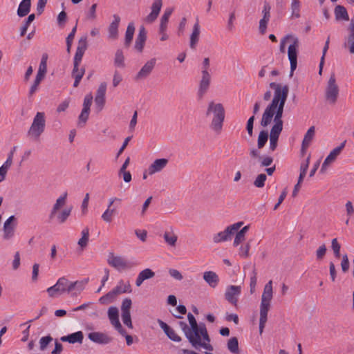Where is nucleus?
I'll list each match as a JSON object with an SVG mask.
<instances>
[{"mask_svg": "<svg viewBox=\"0 0 354 354\" xmlns=\"http://www.w3.org/2000/svg\"><path fill=\"white\" fill-rule=\"evenodd\" d=\"M201 34V26L199 21L197 19L192 28V32L189 38V46L192 49L195 50L199 41Z\"/></svg>", "mask_w": 354, "mask_h": 354, "instance_id": "nucleus-21", "label": "nucleus"}, {"mask_svg": "<svg viewBox=\"0 0 354 354\" xmlns=\"http://www.w3.org/2000/svg\"><path fill=\"white\" fill-rule=\"evenodd\" d=\"M270 87L274 91L272 102L268 104L270 105V109H272V107H277L278 105H285L289 93L288 86L271 82L270 83Z\"/></svg>", "mask_w": 354, "mask_h": 354, "instance_id": "nucleus-7", "label": "nucleus"}, {"mask_svg": "<svg viewBox=\"0 0 354 354\" xmlns=\"http://www.w3.org/2000/svg\"><path fill=\"white\" fill-rule=\"evenodd\" d=\"M268 139V133L266 131H260L257 140L258 149H262L266 144Z\"/></svg>", "mask_w": 354, "mask_h": 354, "instance_id": "nucleus-45", "label": "nucleus"}, {"mask_svg": "<svg viewBox=\"0 0 354 354\" xmlns=\"http://www.w3.org/2000/svg\"><path fill=\"white\" fill-rule=\"evenodd\" d=\"M158 323L160 327L164 330L166 335L172 341L179 342L181 341V337L176 333V331L168 326L162 320L158 319Z\"/></svg>", "mask_w": 354, "mask_h": 354, "instance_id": "nucleus-20", "label": "nucleus"}, {"mask_svg": "<svg viewBox=\"0 0 354 354\" xmlns=\"http://www.w3.org/2000/svg\"><path fill=\"white\" fill-rule=\"evenodd\" d=\"M179 326L184 332L185 337H187L191 345L194 348L198 349V342H196V339L194 338V337L192 336L191 330L188 327L187 324L185 322H180Z\"/></svg>", "mask_w": 354, "mask_h": 354, "instance_id": "nucleus-26", "label": "nucleus"}, {"mask_svg": "<svg viewBox=\"0 0 354 354\" xmlns=\"http://www.w3.org/2000/svg\"><path fill=\"white\" fill-rule=\"evenodd\" d=\"M282 130L283 125L274 124L270 131V138L279 139V137Z\"/></svg>", "mask_w": 354, "mask_h": 354, "instance_id": "nucleus-48", "label": "nucleus"}, {"mask_svg": "<svg viewBox=\"0 0 354 354\" xmlns=\"http://www.w3.org/2000/svg\"><path fill=\"white\" fill-rule=\"evenodd\" d=\"M72 207L66 208L63 209L58 214H56L57 222L62 224L66 221L68 216L71 215Z\"/></svg>", "mask_w": 354, "mask_h": 354, "instance_id": "nucleus-40", "label": "nucleus"}, {"mask_svg": "<svg viewBox=\"0 0 354 354\" xmlns=\"http://www.w3.org/2000/svg\"><path fill=\"white\" fill-rule=\"evenodd\" d=\"M173 12V10L171 8H167L165 10L164 14L161 17L160 26L162 28V30H164L165 28H167V24L169 21V19Z\"/></svg>", "mask_w": 354, "mask_h": 354, "instance_id": "nucleus-44", "label": "nucleus"}, {"mask_svg": "<svg viewBox=\"0 0 354 354\" xmlns=\"http://www.w3.org/2000/svg\"><path fill=\"white\" fill-rule=\"evenodd\" d=\"M213 115L209 127L217 133H220L223 129V122L225 120V109L222 104L214 103L213 101L208 104L206 116Z\"/></svg>", "mask_w": 354, "mask_h": 354, "instance_id": "nucleus-3", "label": "nucleus"}, {"mask_svg": "<svg viewBox=\"0 0 354 354\" xmlns=\"http://www.w3.org/2000/svg\"><path fill=\"white\" fill-rule=\"evenodd\" d=\"M250 249V243H247L244 245H241L239 248V255L243 258L249 257V250Z\"/></svg>", "mask_w": 354, "mask_h": 354, "instance_id": "nucleus-57", "label": "nucleus"}, {"mask_svg": "<svg viewBox=\"0 0 354 354\" xmlns=\"http://www.w3.org/2000/svg\"><path fill=\"white\" fill-rule=\"evenodd\" d=\"M348 35L346 38L347 41H351L354 39V17L351 19L348 28Z\"/></svg>", "mask_w": 354, "mask_h": 354, "instance_id": "nucleus-63", "label": "nucleus"}, {"mask_svg": "<svg viewBox=\"0 0 354 354\" xmlns=\"http://www.w3.org/2000/svg\"><path fill=\"white\" fill-rule=\"evenodd\" d=\"M96 8L97 4L94 3L90 8L88 12L86 13V18L90 20H94L96 19Z\"/></svg>", "mask_w": 354, "mask_h": 354, "instance_id": "nucleus-64", "label": "nucleus"}, {"mask_svg": "<svg viewBox=\"0 0 354 354\" xmlns=\"http://www.w3.org/2000/svg\"><path fill=\"white\" fill-rule=\"evenodd\" d=\"M122 199L117 197H112L109 199L107 210L114 216L117 214V209L120 207Z\"/></svg>", "mask_w": 354, "mask_h": 354, "instance_id": "nucleus-31", "label": "nucleus"}, {"mask_svg": "<svg viewBox=\"0 0 354 354\" xmlns=\"http://www.w3.org/2000/svg\"><path fill=\"white\" fill-rule=\"evenodd\" d=\"M47 59L48 55L46 53L43 54L37 71V74L44 77L47 72Z\"/></svg>", "mask_w": 354, "mask_h": 354, "instance_id": "nucleus-42", "label": "nucleus"}, {"mask_svg": "<svg viewBox=\"0 0 354 354\" xmlns=\"http://www.w3.org/2000/svg\"><path fill=\"white\" fill-rule=\"evenodd\" d=\"M271 6L267 1L264 2L262 10L263 18L259 21V31L261 34H265L267 28V25L270 18Z\"/></svg>", "mask_w": 354, "mask_h": 354, "instance_id": "nucleus-15", "label": "nucleus"}, {"mask_svg": "<svg viewBox=\"0 0 354 354\" xmlns=\"http://www.w3.org/2000/svg\"><path fill=\"white\" fill-rule=\"evenodd\" d=\"M257 272L256 270L254 269L252 271V276L250 277V293L252 294L255 291V288L257 285Z\"/></svg>", "mask_w": 354, "mask_h": 354, "instance_id": "nucleus-59", "label": "nucleus"}, {"mask_svg": "<svg viewBox=\"0 0 354 354\" xmlns=\"http://www.w3.org/2000/svg\"><path fill=\"white\" fill-rule=\"evenodd\" d=\"M187 319L192 336L196 339V342H198V348L201 347L207 351H212L214 348L210 344L211 339L205 324L202 322L198 324L194 316L191 313H188Z\"/></svg>", "mask_w": 354, "mask_h": 354, "instance_id": "nucleus-1", "label": "nucleus"}, {"mask_svg": "<svg viewBox=\"0 0 354 354\" xmlns=\"http://www.w3.org/2000/svg\"><path fill=\"white\" fill-rule=\"evenodd\" d=\"M31 0H22L17 9V15L20 17L26 16L30 10Z\"/></svg>", "mask_w": 354, "mask_h": 354, "instance_id": "nucleus-30", "label": "nucleus"}, {"mask_svg": "<svg viewBox=\"0 0 354 354\" xmlns=\"http://www.w3.org/2000/svg\"><path fill=\"white\" fill-rule=\"evenodd\" d=\"M273 297L272 281H269L264 286L260 304L259 333L261 335L267 322L270 301Z\"/></svg>", "mask_w": 354, "mask_h": 354, "instance_id": "nucleus-2", "label": "nucleus"}, {"mask_svg": "<svg viewBox=\"0 0 354 354\" xmlns=\"http://www.w3.org/2000/svg\"><path fill=\"white\" fill-rule=\"evenodd\" d=\"M124 57L123 55V53L122 50H117L115 55V59H114V64L116 66L123 68L124 67Z\"/></svg>", "mask_w": 354, "mask_h": 354, "instance_id": "nucleus-46", "label": "nucleus"}, {"mask_svg": "<svg viewBox=\"0 0 354 354\" xmlns=\"http://www.w3.org/2000/svg\"><path fill=\"white\" fill-rule=\"evenodd\" d=\"M163 239L168 245L175 247L178 240V236L174 233L173 229L171 228L170 230H167L164 232Z\"/></svg>", "mask_w": 354, "mask_h": 354, "instance_id": "nucleus-32", "label": "nucleus"}, {"mask_svg": "<svg viewBox=\"0 0 354 354\" xmlns=\"http://www.w3.org/2000/svg\"><path fill=\"white\" fill-rule=\"evenodd\" d=\"M113 21L110 24L108 28V37L110 39H117L118 37V27L120 22V17L118 15H113Z\"/></svg>", "mask_w": 354, "mask_h": 354, "instance_id": "nucleus-22", "label": "nucleus"}, {"mask_svg": "<svg viewBox=\"0 0 354 354\" xmlns=\"http://www.w3.org/2000/svg\"><path fill=\"white\" fill-rule=\"evenodd\" d=\"M162 6V0H154L151 7V11L145 17V21L148 24L154 22L159 15Z\"/></svg>", "mask_w": 354, "mask_h": 354, "instance_id": "nucleus-16", "label": "nucleus"}, {"mask_svg": "<svg viewBox=\"0 0 354 354\" xmlns=\"http://www.w3.org/2000/svg\"><path fill=\"white\" fill-rule=\"evenodd\" d=\"M53 340V337L50 335H47L45 337H42L39 339V348L41 351H45L48 346V345Z\"/></svg>", "mask_w": 354, "mask_h": 354, "instance_id": "nucleus-50", "label": "nucleus"}, {"mask_svg": "<svg viewBox=\"0 0 354 354\" xmlns=\"http://www.w3.org/2000/svg\"><path fill=\"white\" fill-rule=\"evenodd\" d=\"M267 176L265 174H259L254 181V185L258 188H262L265 185Z\"/></svg>", "mask_w": 354, "mask_h": 354, "instance_id": "nucleus-49", "label": "nucleus"}, {"mask_svg": "<svg viewBox=\"0 0 354 354\" xmlns=\"http://www.w3.org/2000/svg\"><path fill=\"white\" fill-rule=\"evenodd\" d=\"M108 317L111 324L114 326L120 327V322L119 320L118 309L115 306H111L108 310Z\"/></svg>", "mask_w": 354, "mask_h": 354, "instance_id": "nucleus-29", "label": "nucleus"}, {"mask_svg": "<svg viewBox=\"0 0 354 354\" xmlns=\"http://www.w3.org/2000/svg\"><path fill=\"white\" fill-rule=\"evenodd\" d=\"M227 349L233 354H239V341L237 337H231L227 344Z\"/></svg>", "mask_w": 354, "mask_h": 354, "instance_id": "nucleus-38", "label": "nucleus"}, {"mask_svg": "<svg viewBox=\"0 0 354 354\" xmlns=\"http://www.w3.org/2000/svg\"><path fill=\"white\" fill-rule=\"evenodd\" d=\"M315 127H310L306 133L302 143L305 145H310V143L315 136Z\"/></svg>", "mask_w": 354, "mask_h": 354, "instance_id": "nucleus-43", "label": "nucleus"}, {"mask_svg": "<svg viewBox=\"0 0 354 354\" xmlns=\"http://www.w3.org/2000/svg\"><path fill=\"white\" fill-rule=\"evenodd\" d=\"M108 264L120 272L130 270L138 265L135 260H129L124 257L110 252L107 258Z\"/></svg>", "mask_w": 354, "mask_h": 354, "instance_id": "nucleus-6", "label": "nucleus"}, {"mask_svg": "<svg viewBox=\"0 0 354 354\" xmlns=\"http://www.w3.org/2000/svg\"><path fill=\"white\" fill-rule=\"evenodd\" d=\"M147 40V30L145 28L142 26L139 28V32L136 39L135 48L138 52L141 53L143 50L145 41Z\"/></svg>", "mask_w": 354, "mask_h": 354, "instance_id": "nucleus-23", "label": "nucleus"}, {"mask_svg": "<svg viewBox=\"0 0 354 354\" xmlns=\"http://www.w3.org/2000/svg\"><path fill=\"white\" fill-rule=\"evenodd\" d=\"M291 17L298 19L301 17V2L299 0H292L290 5Z\"/></svg>", "mask_w": 354, "mask_h": 354, "instance_id": "nucleus-37", "label": "nucleus"}, {"mask_svg": "<svg viewBox=\"0 0 354 354\" xmlns=\"http://www.w3.org/2000/svg\"><path fill=\"white\" fill-rule=\"evenodd\" d=\"M132 305L131 299L129 298H126L122 301L121 306L122 313H130V309Z\"/></svg>", "mask_w": 354, "mask_h": 354, "instance_id": "nucleus-55", "label": "nucleus"}, {"mask_svg": "<svg viewBox=\"0 0 354 354\" xmlns=\"http://www.w3.org/2000/svg\"><path fill=\"white\" fill-rule=\"evenodd\" d=\"M12 162H11L10 159H7L6 162L0 167V176L6 178L7 171L12 165Z\"/></svg>", "mask_w": 354, "mask_h": 354, "instance_id": "nucleus-54", "label": "nucleus"}, {"mask_svg": "<svg viewBox=\"0 0 354 354\" xmlns=\"http://www.w3.org/2000/svg\"><path fill=\"white\" fill-rule=\"evenodd\" d=\"M167 158H159L155 160L148 167L147 172L149 175L161 171L168 164Z\"/></svg>", "mask_w": 354, "mask_h": 354, "instance_id": "nucleus-19", "label": "nucleus"}, {"mask_svg": "<svg viewBox=\"0 0 354 354\" xmlns=\"http://www.w3.org/2000/svg\"><path fill=\"white\" fill-rule=\"evenodd\" d=\"M88 337L91 341L99 344H108L113 340L111 337L102 332L89 333Z\"/></svg>", "mask_w": 354, "mask_h": 354, "instance_id": "nucleus-17", "label": "nucleus"}, {"mask_svg": "<svg viewBox=\"0 0 354 354\" xmlns=\"http://www.w3.org/2000/svg\"><path fill=\"white\" fill-rule=\"evenodd\" d=\"M346 142V141L344 140L339 146L335 147L330 152L322 165L320 172L324 173L328 165L336 160L337 157L341 153L342 149L344 148Z\"/></svg>", "mask_w": 354, "mask_h": 354, "instance_id": "nucleus-12", "label": "nucleus"}, {"mask_svg": "<svg viewBox=\"0 0 354 354\" xmlns=\"http://www.w3.org/2000/svg\"><path fill=\"white\" fill-rule=\"evenodd\" d=\"M117 296L122 293L131 292V288L129 282L124 283L123 280H120L118 285L113 288Z\"/></svg>", "mask_w": 354, "mask_h": 354, "instance_id": "nucleus-36", "label": "nucleus"}, {"mask_svg": "<svg viewBox=\"0 0 354 354\" xmlns=\"http://www.w3.org/2000/svg\"><path fill=\"white\" fill-rule=\"evenodd\" d=\"M285 105H278V106L270 109V105L265 109L261 120V126L263 127H268L273 119L274 124L283 125V113Z\"/></svg>", "mask_w": 354, "mask_h": 354, "instance_id": "nucleus-5", "label": "nucleus"}, {"mask_svg": "<svg viewBox=\"0 0 354 354\" xmlns=\"http://www.w3.org/2000/svg\"><path fill=\"white\" fill-rule=\"evenodd\" d=\"M84 339V335L82 331H77L60 338L62 342H68L70 344H82Z\"/></svg>", "mask_w": 354, "mask_h": 354, "instance_id": "nucleus-28", "label": "nucleus"}, {"mask_svg": "<svg viewBox=\"0 0 354 354\" xmlns=\"http://www.w3.org/2000/svg\"><path fill=\"white\" fill-rule=\"evenodd\" d=\"M87 49V37L82 36L78 41V45L77 47V50H80L82 51H86Z\"/></svg>", "mask_w": 354, "mask_h": 354, "instance_id": "nucleus-60", "label": "nucleus"}, {"mask_svg": "<svg viewBox=\"0 0 354 354\" xmlns=\"http://www.w3.org/2000/svg\"><path fill=\"white\" fill-rule=\"evenodd\" d=\"M67 195V193L65 192L56 200V202L53 205V207L49 214L50 220H53L57 213V211L66 204Z\"/></svg>", "mask_w": 354, "mask_h": 354, "instance_id": "nucleus-24", "label": "nucleus"}, {"mask_svg": "<svg viewBox=\"0 0 354 354\" xmlns=\"http://www.w3.org/2000/svg\"><path fill=\"white\" fill-rule=\"evenodd\" d=\"M331 248L333 250L334 255L336 258H339L340 257V248L341 245L338 243L337 239L336 238L333 239L331 241Z\"/></svg>", "mask_w": 354, "mask_h": 354, "instance_id": "nucleus-52", "label": "nucleus"}, {"mask_svg": "<svg viewBox=\"0 0 354 354\" xmlns=\"http://www.w3.org/2000/svg\"><path fill=\"white\" fill-rule=\"evenodd\" d=\"M46 127L45 114L44 112H37L33 119L32 123L28 131V136L35 140H39L40 136L44 132Z\"/></svg>", "mask_w": 354, "mask_h": 354, "instance_id": "nucleus-8", "label": "nucleus"}, {"mask_svg": "<svg viewBox=\"0 0 354 354\" xmlns=\"http://www.w3.org/2000/svg\"><path fill=\"white\" fill-rule=\"evenodd\" d=\"M203 279L211 288H216L219 282L218 274L213 271H206L203 273Z\"/></svg>", "mask_w": 354, "mask_h": 354, "instance_id": "nucleus-27", "label": "nucleus"}, {"mask_svg": "<svg viewBox=\"0 0 354 354\" xmlns=\"http://www.w3.org/2000/svg\"><path fill=\"white\" fill-rule=\"evenodd\" d=\"M156 60L155 58H152L148 62H147L142 67L140 71L138 73L135 79L136 80H140L147 77L151 73L152 70L153 69L156 64Z\"/></svg>", "mask_w": 354, "mask_h": 354, "instance_id": "nucleus-18", "label": "nucleus"}, {"mask_svg": "<svg viewBox=\"0 0 354 354\" xmlns=\"http://www.w3.org/2000/svg\"><path fill=\"white\" fill-rule=\"evenodd\" d=\"M122 319L124 324L130 328H133L130 313H122Z\"/></svg>", "mask_w": 354, "mask_h": 354, "instance_id": "nucleus-61", "label": "nucleus"}, {"mask_svg": "<svg viewBox=\"0 0 354 354\" xmlns=\"http://www.w3.org/2000/svg\"><path fill=\"white\" fill-rule=\"evenodd\" d=\"M135 32V26L133 22L128 24L127 30L125 32V39L124 45L126 48H129L133 40V35Z\"/></svg>", "mask_w": 354, "mask_h": 354, "instance_id": "nucleus-33", "label": "nucleus"}, {"mask_svg": "<svg viewBox=\"0 0 354 354\" xmlns=\"http://www.w3.org/2000/svg\"><path fill=\"white\" fill-rule=\"evenodd\" d=\"M155 272L150 268H145L139 272L136 279V286L140 287L144 281L153 278Z\"/></svg>", "mask_w": 354, "mask_h": 354, "instance_id": "nucleus-25", "label": "nucleus"}, {"mask_svg": "<svg viewBox=\"0 0 354 354\" xmlns=\"http://www.w3.org/2000/svg\"><path fill=\"white\" fill-rule=\"evenodd\" d=\"M117 295L113 289L106 295L101 297L99 299V301L102 304H108L112 303L115 299Z\"/></svg>", "mask_w": 354, "mask_h": 354, "instance_id": "nucleus-39", "label": "nucleus"}, {"mask_svg": "<svg viewBox=\"0 0 354 354\" xmlns=\"http://www.w3.org/2000/svg\"><path fill=\"white\" fill-rule=\"evenodd\" d=\"M67 21V15L65 11H62L57 16V24L59 27L63 28Z\"/></svg>", "mask_w": 354, "mask_h": 354, "instance_id": "nucleus-58", "label": "nucleus"}, {"mask_svg": "<svg viewBox=\"0 0 354 354\" xmlns=\"http://www.w3.org/2000/svg\"><path fill=\"white\" fill-rule=\"evenodd\" d=\"M89 237V230L88 227H85L82 231V237L78 241V245L83 250L85 247H86L88 242Z\"/></svg>", "mask_w": 354, "mask_h": 354, "instance_id": "nucleus-41", "label": "nucleus"}, {"mask_svg": "<svg viewBox=\"0 0 354 354\" xmlns=\"http://www.w3.org/2000/svg\"><path fill=\"white\" fill-rule=\"evenodd\" d=\"M89 112H90V111H88L86 109L82 110V112H81L80 115H79V122H78V125L80 127H83L85 125V124L88 118Z\"/></svg>", "mask_w": 354, "mask_h": 354, "instance_id": "nucleus-51", "label": "nucleus"}, {"mask_svg": "<svg viewBox=\"0 0 354 354\" xmlns=\"http://www.w3.org/2000/svg\"><path fill=\"white\" fill-rule=\"evenodd\" d=\"M35 14H31L28 17L24 24L21 28L20 35L21 37L25 35L30 24L35 20Z\"/></svg>", "mask_w": 354, "mask_h": 354, "instance_id": "nucleus-47", "label": "nucleus"}, {"mask_svg": "<svg viewBox=\"0 0 354 354\" xmlns=\"http://www.w3.org/2000/svg\"><path fill=\"white\" fill-rule=\"evenodd\" d=\"M88 282V279H86L84 281H76L75 282H72L71 284V289L74 290L75 288H77L79 292L84 290L86 284Z\"/></svg>", "mask_w": 354, "mask_h": 354, "instance_id": "nucleus-53", "label": "nucleus"}, {"mask_svg": "<svg viewBox=\"0 0 354 354\" xmlns=\"http://www.w3.org/2000/svg\"><path fill=\"white\" fill-rule=\"evenodd\" d=\"M46 291L50 297H55L57 295H61L59 288L57 287L56 283L54 286L49 287Z\"/></svg>", "mask_w": 354, "mask_h": 354, "instance_id": "nucleus-62", "label": "nucleus"}, {"mask_svg": "<svg viewBox=\"0 0 354 354\" xmlns=\"http://www.w3.org/2000/svg\"><path fill=\"white\" fill-rule=\"evenodd\" d=\"M335 15L336 20L348 21L349 16L346 9L343 6L338 5L335 8Z\"/></svg>", "mask_w": 354, "mask_h": 354, "instance_id": "nucleus-35", "label": "nucleus"}, {"mask_svg": "<svg viewBox=\"0 0 354 354\" xmlns=\"http://www.w3.org/2000/svg\"><path fill=\"white\" fill-rule=\"evenodd\" d=\"M203 69L201 71L202 77L199 83V88L198 90V96L200 99L203 98L204 95L209 89L211 82V75L209 73V58L205 57L203 61Z\"/></svg>", "mask_w": 354, "mask_h": 354, "instance_id": "nucleus-9", "label": "nucleus"}, {"mask_svg": "<svg viewBox=\"0 0 354 354\" xmlns=\"http://www.w3.org/2000/svg\"><path fill=\"white\" fill-rule=\"evenodd\" d=\"M79 66L80 65H77L75 67V65H73V68L72 74H71L72 77L73 78L77 77V76H80V79H82L84 75L85 68H82L80 69Z\"/></svg>", "mask_w": 354, "mask_h": 354, "instance_id": "nucleus-56", "label": "nucleus"}, {"mask_svg": "<svg viewBox=\"0 0 354 354\" xmlns=\"http://www.w3.org/2000/svg\"><path fill=\"white\" fill-rule=\"evenodd\" d=\"M241 292V287L240 286H228L225 292V298L229 303L236 306L238 302V297Z\"/></svg>", "mask_w": 354, "mask_h": 354, "instance_id": "nucleus-13", "label": "nucleus"}, {"mask_svg": "<svg viewBox=\"0 0 354 354\" xmlns=\"http://www.w3.org/2000/svg\"><path fill=\"white\" fill-rule=\"evenodd\" d=\"M291 39L292 44H291L288 48V57L290 63V75H293L294 71L297 66V53L299 46V39L297 37L292 36V35H286L280 42L279 50L281 53H285L286 42L287 40Z\"/></svg>", "mask_w": 354, "mask_h": 354, "instance_id": "nucleus-4", "label": "nucleus"}, {"mask_svg": "<svg viewBox=\"0 0 354 354\" xmlns=\"http://www.w3.org/2000/svg\"><path fill=\"white\" fill-rule=\"evenodd\" d=\"M72 282H70L65 277H61L59 278L56 284L57 287H59L60 290V294H64L65 292H70L72 291V289H71V284Z\"/></svg>", "mask_w": 354, "mask_h": 354, "instance_id": "nucleus-34", "label": "nucleus"}, {"mask_svg": "<svg viewBox=\"0 0 354 354\" xmlns=\"http://www.w3.org/2000/svg\"><path fill=\"white\" fill-rule=\"evenodd\" d=\"M16 221V218L15 216H10L4 223L3 224V239L5 240H9L14 236L15 234V229L16 227V223H14Z\"/></svg>", "mask_w": 354, "mask_h": 354, "instance_id": "nucleus-14", "label": "nucleus"}, {"mask_svg": "<svg viewBox=\"0 0 354 354\" xmlns=\"http://www.w3.org/2000/svg\"><path fill=\"white\" fill-rule=\"evenodd\" d=\"M243 225L242 221L234 223L227 226L223 231L214 234L212 237L214 243L227 241L231 240L232 236Z\"/></svg>", "mask_w": 354, "mask_h": 354, "instance_id": "nucleus-10", "label": "nucleus"}, {"mask_svg": "<svg viewBox=\"0 0 354 354\" xmlns=\"http://www.w3.org/2000/svg\"><path fill=\"white\" fill-rule=\"evenodd\" d=\"M338 95L339 87L336 84L335 74H332L328 80L326 88L325 97L330 104H334L337 102Z\"/></svg>", "mask_w": 354, "mask_h": 354, "instance_id": "nucleus-11", "label": "nucleus"}]
</instances>
